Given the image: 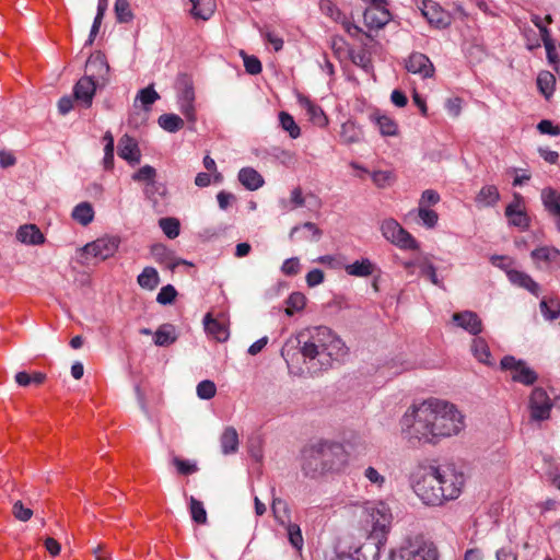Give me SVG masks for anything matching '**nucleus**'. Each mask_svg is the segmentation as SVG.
Returning <instances> with one entry per match:
<instances>
[{
    "instance_id": "obj_44",
    "label": "nucleus",
    "mask_w": 560,
    "mask_h": 560,
    "mask_svg": "<svg viewBox=\"0 0 560 560\" xmlns=\"http://www.w3.org/2000/svg\"><path fill=\"white\" fill-rule=\"evenodd\" d=\"M556 79L551 72L544 71L537 77V85L539 91L548 98L555 91Z\"/></svg>"
},
{
    "instance_id": "obj_57",
    "label": "nucleus",
    "mask_w": 560,
    "mask_h": 560,
    "mask_svg": "<svg viewBox=\"0 0 560 560\" xmlns=\"http://www.w3.org/2000/svg\"><path fill=\"white\" fill-rule=\"evenodd\" d=\"M371 177L373 183L381 188L389 186L395 179L393 171H375L371 174Z\"/></svg>"
},
{
    "instance_id": "obj_30",
    "label": "nucleus",
    "mask_w": 560,
    "mask_h": 560,
    "mask_svg": "<svg viewBox=\"0 0 560 560\" xmlns=\"http://www.w3.org/2000/svg\"><path fill=\"white\" fill-rule=\"evenodd\" d=\"M343 268L349 276L360 278L370 277L376 270L375 265L369 258L355 260L352 264L345 265Z\"/></svg>"
},
{
    "instance_id": "obj_54",
    "label": "nucleus",
    "mask_w": 560,
    "mask_h": 560,
    "mask_svg": "<svg viewBox=\"0 0 560 560\" xmlns=\"http://www.w3.org/2000/svg\"><path fill=\"white\" fill-rule=\"evenodd\" d=\"M418 217L421 220V223L427 229H433L436 226L439 221V214L436 211L429 209V208H422L418 207Z\"/></svg>"
},
{
    "instance_id": "obj_58",
    "label": "nucleus",
    "mask_w": 560,
    "mask_h": 560,
    "mask_svg": "<svg viewBox=\"0 0 560 560\" xmlns=\"http://www.w3.org/2000/svg\"><path fill=\"white\" fill-rule=\"evenodd\" d=\"M217 387L212 381L205 380L197 385V395L200 399H211L215 396Z\"/></svg>"
},
{
    "instance_id": "obj_52",
    "label": "nucleus",
    "mask_w": 560,
    "mask_h": 560,
    "mask_svg": "<svg viewBox=\"0 0 560 560\" xmlns=\"http://www.w3.org/2000/svg\"><path fill=\"white\" fill-rule=\"evenodd\" d=\"M340 138L343 143L350 144L360 141V131L351 121L345 122L341 126Z\"/></svg>"
},
{
    "instance_id": "obj_62",
    "label": "nucleus",
    "mask_w": 560,
    "mask_h": 560,
    "mask_svg": "<svg viewBox=\"0 0 560 560\" xmlns=\"http://www.w3.org/2000/svg\"><path fill=\"white\" fill-rule=\"evenodd\" d=\"M244 67L247 73L258 74L261 72L262 67L259 59L255 56L243 55Z\"/></svg>"
},
{
    "instance_id": "obj_24",
    "label": "nucleus",
    "mask_w": 560,
    "mask_h": 560,
    "mask_svg": "<svg viewBox=\"0 0 560 560\" xmlns=\"http://www.w3.org/2000/svg\"><path fill=\"white\" fill-rule=\"evenodd\" d=\"M384 546L385 542H377V539L368 537L366 541L357 548L351 555L353 556V559L358 560H378L381 549Z\"/></svg>"
},
{
    "instance_id": "obj_6",
    "label": "nucleus",
    "mask_w": 560,
    "mask_h": 560,
    "mask_svg": "<svg viewBox=\"0 0 560 560\" xmlns=\"http://www.w3.org/2000/svg\"><path fill=\"white\" fill-rule=\"evenodd\" d=\"M439 480L440 491H443L442 502L456 500L465 486V475L454 465L434 466V472Z\"/></svg>"
},
{
    "instance_id": "obj_34",
    "label": "nucleus",
    "mask_w": 560,
    "mask_h": 560,
    "mask_svg": "<svg viewBox=\"0 0 560 560\" xmlns=\"http://www.w3.org/2000/svg\"><path fill=\"white\" fill-rule=\"evenodd\" d=\"M192 3L191 15L203 21L209 20L215 10V0H190Z\"/></svg>"
},
{
    "instance_id": "obj_59",
    "label": "nucleus",
    "mask_w": 560,
    "mask_h": 560,
    "mask_svg": "<svg viewBox=\"0 0 560 560\" xmlns=\"http://www.w3.org/2000/svg\"><path fill=\"white\" fill-rule=\"evenodd\" d=\"M302 230H305V231L310 232L311 235L315 240H318L322 236V231L317 228V225L315 223H313V222H305L302 225H295V226L292 228V230H291V232L289 234L290 240L294 241L296 234L300 233Z\"/></svg>"
},
{
    "instance_id": "obj_53",
    "label": "nucleus",
    "mask_w": 560,
    "mask_h": 560,
    "mask_svg": "<svg viewBox=\"0 0 560 560\" xmlns=\"http://www.w3.org/2000/svg\"><path fill=\"white\" fill-rule=\"evenodd\" d=\"M539 306L542 316L548 320H553L560 315L559 302L557 300L547 301L542 299Z\"/></svg>"
},
{
    "instance_id": "obj_63",
    "label": "nucleus",
    "mask_w": 560,
    "mask_h": 560,
    "mask_svg": "<svg viewBox=\"0 0 560 560\" xmlns=\"http://www.w3.org/2000/svg\"><path fill=\"white\" fill-rule=\"evenodd\" d=\"M300 260L296 257L285 259L281 266V271L285 276H295L300 272Z\"/></svg>"
},
{
    "instance_id": "obj_32",
    "label": "nucleus",
    "mask_w": 560,
    "mask_h": 560,
    "mask_svg": "<svg viewBox=\"0 0 560 560\" xmlns=\"http://www.w3.org/2000/svg\"><path fill=\"white\" fill-rule=\"evenodd\" d=\"M471 352L476 360L486 365H492V357L487 341L481 337H476L471 342Z\"/></svg>"
},
{
    "instance_id": "obj_10",
    "label": "nucleus",
    "mask_w": 560,
    "mask_h": 560,
    "mask_svg": "<svg viewBox=\"0 0 560 560\" xmlns=\"http://www.w3.org/2000/svg\"><path fill=\"white\" fill-rule=\"evenodd\" d=\"M528 408L530 418L534 421H545L549 419L552 409V402L547 392L542 387H535L529 396Z\"/></svg>"
},
{
    "instance_id": "obj_43",
    "label": "nucleus",
    "mask_w": 560,
    "mask_h": 560,
    "mask_svg": "<svg viewBox=\"0 0 560 560\" xmlns=\"http://www.w3.org/2000/svg\"><path fill=\"white\" fill-rule=\"evenodd\" d=\"M160 98L159 93L154 90L153 85L141 89L136 97V102L140 101L143 109L149 110L150 107Z\"/></svg>"
},
{
    "instance_id": "obj_28",
    "label": "nucleus",
    "mask_w": 560,
    "mask_h": 560,
    "mask_svg": "<svg viewBox=\"0 0 560 560\" xmlns=\"http://www.w3.org/2000/svg\"><path fill=\"white\" fill-rule=\"evenodd\" d=\"M237 177L248 190H257L265 184L264 177L253 167L241 168Z\"/></svg>"
},
{
    "instance_id": "obj_40",
    "label": "nucleus",
    "mask_w": 560,
    "mask_h": 560,
    "mask_svg": "<svg viewBox=\"0 0 560 560\" xmlns=\"http://www.w3.org/2000/svg\"><path fill=\"white\" fill-rule=\"evenodd\" d=\"M373 120L382 136L390 137L397 135L398 126L392 117L387 115H375L373 116Z\"/></svg>"
},
{
    "instance_id": "obj_55",
    "label": "nucleus",
    "mask_w": 560,
    "mask_h": 560,
    "mask_svg": "<svg viewBox=\"0 0 560 560\" xmlns=\"http://www.w3.org/2000/svg\"><path fill=\"white\" fill-rule=\"evenodd\" d=\"M156 177V171L151 165H144L140 167L133 175L135 182H144L147 184H154Z\"/></svg>"
},
{
    "instance_id": "obj_51",
    "label": "nucleus",
    "mask_w": 560,
    "mask_h": 560,
    "mask_svg": "<svg viewBox=\"0 0 560 560\" xmlns=\"http://www.w3.org/2000/svg\"><path fill=\"white\" fill-rule=\"evenodd\" d=\"M418 267L420 269V273L423 277H427L434 285L439 288H443V281L438 278L436 269L432 262L429 260L419 261Z\"/></svg>"
},
{
    "instance_id": "obj_37",
    "label": "nucleus",
    "mask_w": 560,
    "mask_h": 560,
    "mask_svg": "<svg viewBox=\"0 0 560 560\" xmlns=\"http://www.w3.org/2000/svg\"><path fill=\"white\" fill-rule=\"evenodd\" d=\"M151 254L158 262L164 264L168 268H175L182 261H175L173 252L163 244H155L151 247Z\"/></svg>"
},
{
    "instance_id": "obj_56",
    "label": "nucleus",
    "mask_w": 560,
    "mask_h": 560,
    "mask_svg": "<svg viewBox=\"0 0 560 560\" xmlns=\"http://www.w3.org/2000/svg\"><path fill=\"white\" fill-rule=\"evenodd\" d=\"M363 476L370 482L371 486L375 487L378 490L382 489L386 482L385 477L372 466H369L364 469Z\"/></svg>"
},
{
    "instance_id": "obj_15",
    "label": "nucleus",
    "mask_w": 560,
    "mask_h": 560,
    "mask_svg": "<svg viewBox=\"0 0 560 560\" xmlns=\"http://www.w3.org/2000/svg\"><path fill=\"white\" fill-rule=\"evenodd\" d=\"M319 442L312 445L310 448L304 451L302 469L305 476L315 478L326 472L324 463L322 462V455L319 456Z\"/></svg>"
},
{
    "instance_id": "obj_22",
    "label": "nucleus",
    "mask_w": 560,
    "mask_h": 560,
    "mask_svg": "<svg viewBox=\"0 0 560 560\" xmlns=\"http://www.w3.org/2000/svg\"><path fill=\"white\" fill-rule=\"evenodd\" d=\"M86 70L90 72L89 75H92L94 80L106 81L109 73V65L106 60V57L96 52L90 56L86 61Z\"/></svg>"
},
{
    "instance_id": "obj_8",
    "label": "nucleus",
    "mask_w": 560,
    "mask_h": 560,
    "mask_svg": "<svg viewBox=\"0 0 560 560\" xmlns=\"http://www.w3.org/2000/svg\"><path fill=\"white\" fill-rule=\"evenodd\" d=\"M501 369L511 373V380L524 386H532L538 381V374L526 361L513 355H505L500 362Z\"/></svg>"
},
{
    "instance_id": "obj_38",
    "label": "nucleus",
    "mask_w": 560,
    "mask_h": 560,
    "mask_svg": "<svg viewBox=\"0 0 560 560\" xmlns=\"http://www.w3.org/2000/svg\"><path fill=\"white\" fill-rule=\"evenodd\" d=\"M138 284L145 290H154L160 283L159 272L153 267H145L137 278Z\"/></svg>"
},
{
    "instance_id": "obj_23",
    "label": "nucleus",
    "mask_w": 560,
    "mask_h": 560,
    "mask_svg": "<svg viewBox=\"0 0 560 560\" xmlns=\"http://www.w3.org/2000/svg\"><path fill=\"white\" fill-rule=\"evenodd\" d=\"M506 276L514 285L527 290L535 296L539 295L540 287L529 275L520 270L510 269L506 271Z\"/></svg>"
},
{
    "instance_id": "obj_9",
    "label": "nucleus",
    "mask_w": 560,
    "mask_h": 560,
    "mask_svg": "<svg viewBox=\"0 0 560 560\" xmlns=\"http://www.w3.org/2000/svg\"><path fill=\"white\" fill-rule=\"evenodd\" d=\"M319 452L326 472L340 471L348 463V455L339 443L319 442Z\"/></svg>"
},
{
    "instance_id": "obj_35",
    "label": "nucleus",
    "mask_w": 560,
    "mask_h": 560,
    "mask_svg": "<svg viewBox=\"0 0 560 560\" xmlns=\"http://www.w3.org/2000/svg\"><path fill=\"white\" fill-rule=\"evenodd\" d=\"M176 340V330L172 324H163L154 332V343L159 347H167Z\"/></svg>"
},
{
    "instance_id": "obj_21",
    "label": "nucleus",
    "mask_w": 560,
    "mask_h": 560,
    "mask_svg": "<svg viewBox=\"0 0 560 560\" xmlns=\"http://www.w3.org/2000/svg\"><path fill=\"white\" fill-rule=\"evenodd\" d=\"M540 197L545 209L555 218L557 231L560 232V191L547 187L541 190Z\"/></svg>"
},
{
    "instance_id": "obj_42",
    "label": "nucleus",
    "mask_w": 560,
    "mask_h": 560,
    "mask_svg": "<svg viewBox=\"0 0 560 560\" xmlns=\"http://www.w3.org/2000/svg\"><path fill=\"white\" fill-rule=\"evenodd\" d=\"M46 374L43 372H34L32 375L21 371L15 374V382L18 385L26 387L30 385H40L45 382Z\"/></svg>"
},
{
    "instance_id": "obj_31",
    "label": "nucleus",
    "mask_w": 560,
    "mask_h": 560,
    "mask_svg": "<svg viewBox=\"0 0 560 560\" xmlns=\"http://www.w3.org/2000/svg\"><path fill=\"white\" fill-rule=\"evenodd\" d=\"M500 200V192L497 186L486 185L481 187L476 196V203L480 208L493 207Z\"/></svg>"
},
{
    "instance_id": "obj_29",
    "label": "nucleus",
    "mask_w": 560,
    "mask_h": 560,
    "mask_svg": "<svg viewBox=\"0 0 560 560\" xmlns=\"http://www.w3.org/2000/svg\"><path fill=\"white\" fill-rule=\"evenodd\" d=\"M205 330L217 341H225L229 338V331L224 324L213 318L210 313L206 314L203 318Z\"/></svg>"
},
{
    "instance_id": "obj_17",
    "label": "nucleus",
    "mask_w": 560,
    "mask_h": 560,
    "mask_svg": "<svg viewBox=\"0 0 560 560\" xmlns=\"http://www.w3.org/2000/svg\"><path fill=\"white\" fill-rule=\"evenodd\" d=\"M421 11L428 22L438 28H444L451 23L448 13L433 0H424Z\"/></svg>"
},
{
    "instance_id": "obj_18",
    "label": "nucleus",
    "mask_w": 560,
    "mask_h": 560,
    "mask_svg": "<svg viewBox=\"0 0 560 560\" xmlns=\"http://www.w3.org/2000/svg\"><path fill=\"white\" fill-rule=\"evenodd\" d=\"M96 80H94L92 75H84L73 88L75 101L80 102L85 108H89L92 105L96 91Z\"/></svg>"
},
{
    "instance_id": "obj_5",
    "label": "nucleus",
    "mask_w": 560,
    "mask_h": 560,
    "mask_svg": "<svg viewBox=\"0 0 560 560\" xmlns=\"http://www.w3.org/2000/svg\"><path fill=\"white\" fill-rule=\"evenodd\" d=\"M440 553L435 544L422 535L408 537L396 552L393 560H439Z\"/></svg>"
},
{
    "instance_id": "obj_47",
    "label": "nucleus",
    "mask_w": 560,
    "mask_h": 560,
    "mask_svg": "<svg viewBox=\"0 0 560 560\" xmlns=\"http://www.w3.org/2000/svg\"><path fill=\"white\" fill-rule=\"evenodd\" d=\"M283 528H285L288 534V539L290 544L298 550H301L304 544L303 536L301 528L295 523H287L285 525H281Z\"/></svg>"
},
{
    "instance_id": "obj_1",
    "label": "nucleus",
    "mask_w": 560,
    "mask_h": 560,
    "mask_svg": "<svg viewBox=\"0 0 560 560\" xmlns=\"http://www.w3.org/2000/svg\"><path fill=\"white\" fill-rule=\"evenodd\" d=\"M349 352L343 340L326 326L301 330L287 339L281 357L289 374L298 377L315 376L345 361Z\"/></svg>"
},
{
    "instance_id": "obj_20",
    "label": "nucleus",
    "mask_w": 560,
    "mask_h": 560,
    "mask_svg": "<svg viewBox=\"0 0 560 560\" xmlns=\"http://www.w3.org/2000/svg\"><path fill=\"white\" fill-rule=\"evenodd\" d=\"M452 319L456 326L463 328L470 335L477 336L482 331V322L478 314L472 311L454 313Z\"/></svg>"
},
{
    "instance_id": "obj_60",
    "label": "nucleus",
    "mask_w": 560,
    "mask_h": 560,
    "mask_svg": "<svg viewBox=\"0 0 560 560\" xmlns=\"http://www.w3.org/2000/svg\"><path fill=\"white\" fill-rule=\"evenodd\" d=\"M177 295V291L172 284H166L161 288L156 295V302L162 305L171 304Z\"/></svg>"
},
{
    "instance_id": "obj_46",
    "label": "nucleus",
    "mask_w": 560,
    "mask_h": 560,
    "mask_svg": "<svg viewBox=\"0 0 560 560\" xmlns=\"http://www.w3.org/2000/svg\"><path fill=\"white\" fill-rule=\"evenodd\" d=\"M279 121H280L281 128L283 130H285L292 139H296L300 137L301 129L296 125L294 118L290 114H288L285 112H281L279 114Z\"/></svg>"
},
{
    "instance_id": "obj_25",
    "label": "nucleus",
    "mask_w": 560,
    "mask_h": 560,
    "mask_svg": "<svg viewBox=\"0 0 560 560\" xmlns=\"http://www.w3.org/2000/svg\"><path fill=\"white\" fill-rule=\"evenodd\" d=\"M16 240L27 245H39L45 242L44 234L35 224H25L16 231Z\"/></svg>"
},
{
    "instance_id": "obj_14",
    "label": "nucleus",
    "mask_w": 560,
    "mask_h": 560,
    "mask_svg": "<svg viewBox=\"0 0 560 560\" xmlns=\"http://www.w3.org/2000/svg\"><path fill=\"white\" fill-rule=\"evenodd\" d=\"M405 68L408 72L418 74L422 79L432 78L435 71L429 57L418 51L410 54L406 60Z\"/></svg>"
},
{
    "instance_id": "obj_3",
    "label": "nucleus",
    "mask_w": 560,
    "mask_h": 560,
    "mask_svg": "<svg viewBox=\"0 0 560 560\" xmlns=\"http://www.w3.org/2000/svg\"><path fill=\"white\" fill-rule=\"evenodd\" d=\"M434 472V466L419 465L409 477L411 488L421 502L429 506L443 504V491L438 486L439 480Z\"/></svg>"
},
{
    "instance_id": "obj_19",
    "label": "nucleus",
    "mask_w": 560,
    "mask_h": 560,
    "mask_svg": "<svg viewBox=\"0 0 560 560\" xmlns=\"http://www.w3.org/2000/svg\"><path fill=\"white\" fill-rule=\"evenodd\" d=\"M118 155L135 166L141 161V152L138 142L129 135H124L118 141Z\"/></svg>"
},
{
    "instance_id": "obj_36",
    "label": "nucleus",
    "mask_w": 560,
    "mask_h": 560,
    "mask_svg": "<svg viewBox=\"0 0 560 560\" xmlns=\"http://www.w3.org/2000/svg\"><path fill=\"white\" fill-rule=\"evenodd\" d=\"M222 453L233 454L238 448V434L233 427H228L220 438Z\"/></svg>"
},
{
    "instance_id": "obj_33",
    "label": "nucleus",
    "mask_w": 560,
    "mask_h": 560,
    "mask_svg": "<svg viewBox=\"0 0 560 560\" xmlns=\"http://www.w3.org/2000/svg\"><path fill=\"white\" fill-rule=\"evenodd\" d=\"M94 215L93 206L88 201L78 203L71 213L72 219L83 226L89 225L94 220Z\"/></svg>"
},
{
    "instance_id": "obj_49",
    "label": "nucleus",
    "mask_w": 560,
    "mask_h": 560,
    "mask_svg": "<svg viewBox=\"0 0 560 560\" xmlns=\"http://www.w3.org/2000/svg\"><path fill=\"white\" fill-rule=\"evenodd\" d=\"M159 226L163 233L171 240L179 235V221L175 218H162L159 220Z\"/></svg>"
},
{
    "instance_id": "obj_27",
    "label": "nucleus",
    "mask_w": 560,
    "mask_h": 560,
    "mask_svg": "<svg viewBox=\"0 0 560 560\" xmlns=\"http://www.w3.org/2000/svg\"><path fill=\"white\" fill-rule=\"evenodd\" d=\"M299 104L306 112V115L313 124L320 127L327 124V117L324 110L308 97L300 96Z\"/></svg>"
},
{
    "instance_id": "obj_13",
    "label": "nucleus",
    "mask_w": 560,
    "mask_h": 560,
    "mask_svg": "<svg viewBox=\"0 0 560 560\" xmlns=\"http://www.w3.org/2000/svg\"><path fill=\"white\" fill-rule=\"evenodd\" d=\"M505 217L508 218L510 225L518 228L522 231L529 228L530 219L526 213L521 195H514V200L505 208Z\"/></svg>"
},
{
    "instance_id": "obj_45",
    "label": "nucleus",
    "mask_w": 560,
    "mask_h": 560,
    "mask_svg": "<svg viewBox=\"0 0 560 560\" xmlns=\"http://www.w3.org/2000/svg\"><path fill=\"white\" fill-rule=\"evenodd\" d=\"M114 11L117 22L119 23H129L133 19V13L128 0H116Z\"/></svg>"
},
{
    "instance_id": "obj_12",
    "label": "nucleus",
    "mask_w": 560,
    "mask_h": 560,
    "mask_svg": "<svg viewBox=\"0 0 560 560\" xmlns=\"http://www.w3.org/2000/svg\"><path fill=\"white\" fill-rule=\"evenodd\" d=\"M363 13L364 23L370 28H382L390 21V13L386 0L370 2Z\"/></svg>"
},
{
    "instance_id": "obj_41",
    "label": "nucleus",
    "mask_w": 560,
    "mask_h": 560,
    "mask_svg": "<svg viewBox=\"0 0 560 560\" xmlns=\"http://www.w3.org/2000/svg\"><path fill=\"white\" fill-rule=\"evenodd\" d=\"M159 125L167 132H176L184 127V120L176 114H163L159 117Z\"/></svg>"
},
{
    "instance_id": "obj_39",
    "label": "nucleus",
    "mask_w": 560,
    "mask_h": 560,
    "mask_svg": "<svg viewBox=\"0 0 560 560\" xmlns=\"http://www.w3.org/2000/svg\"><path fill=\"white\" fill-rule=\"evenodd\" d=\"M271 509L273 516L280 526L291 522L290 509L284 500L273 498Z\"/></svg>"
},
{
    "instance_id": "obj_7",
    "label": "nucleus",
    "mask_w": 560,
    "mask_h": 560,
    "mask_svg": "<svg viewBox=\"0 0 560 560\" xmlns=\"http://www.w3.org/2000/svg\"><path fill=\"white\" fill-rule=\"evenodd\" d=\"M382 235L400 249L416 250L419 244L416 238L405 230L395 219H385L381 223Z\"/></svg>"
},
{
    "instance_id": "obj_48",
    "label": "nucleus",
    "mask_w": 560,
    "mask_h": 560,
    "mask_svg": "<svg viewBox=\"0 0 560 560\" xmlns=\"http://www.w3.org/2000/svg\"><path fill=\"white\" fill-rule=\"evenodd\" d=\"M305 295L301 292H293L287 299L285 314L292 316L294 313L301 311L305 306Z\"/></svg>"
},
{
    "instance_id": "obj_11",
    "label": "nucleus",
    "mask_w": 560,
    "mask_h": 560,
    "mask_svg": "<svg viewBox=\"0 0 560 560\" xmlns=\"http://www.w3.org/2000/svg\"><path fill=\"white\" fill-rule=\"evenodd\" d=\"M119 238L116 236H104L86 244L82 252L89 256L105 260L117 252Z\"/></svg>"
},
{
    "instance_id": "obj_16",
    "label": "nucleus",
    "mask_w": 560,
    "mask_h": 560,
    "mask_svg": "<svg viewBox=\"0 0 560 560\" xmlns=\"http://www.w3.org/2000/svg\"><path fill=\"white\" fill-rule=\"evenodd\" d=\"M177 105L185 118L189 122L195 124L197 120L195 108V91L190 82L186 81L179 91L177 96Z\"/></svg>"
},
{
    "instance_id": "obj_61",
    "label": "nucleus",
    "mask_w": 560,
    "mask_h": 560,
    "mask_svg": "<svg viewBox=\"0 0 560 560\" xmlns=\"http://www.w3.org/2000/svg\"><path fill=\"white\" fill-rule=\"evenodd\" d=\"M441 200V197L438 191L433 189H427L421 194L419 199L418 207L429 208L435 206Z\"/></svg>"
},
{
    "instance_id": "obj_2",
    "label": "nucleus",
    "mask_w": 560,
    "mask_h": 560,
    "mask_svg": "<svg viewBox=\"0 0 560 560\" xmlns=\"http://www.w3.org/2000/svg\"><path fill=\"white\" fill-rule=\"evenodd\" d=\"M401 425L410 442L434 445L463 431L465 417L453 402L430 397L412 405L404 415Z\"/></svg>"
},
{
    "instance_id": "obj_4",
    "label": "nucleus",
    "mask_w": 560,
    "mask_h": 560,
    "mask_svg": "<svg viewBox=\"0 0 560 560\" xmlns=\"http://www.w3.org/2000/svg\"><path fill=\"white\" fill-rule=\"evenodd\" d=\"M392 512L384 502H369L364 508V522L369 529V538L377 542H386L392 524Z\"/></svg>"
},
{
    "instance_id": "obj_26",
    "label": "nucleus",
    "mask_w": 560,
    "mask_h": 560,
    "mask_svg": "<svg viewBox=\"0 0 560 560\" xmlns=\"http://www.w3.org/2000/svg\"><path fill=\"white\" fill-rule=\"evenodd\" d=\"M536 264L544 262L548 266H560V250L552 246H541L530 254Z\"/></svg>"
},
{
    "instance_id": "obj_50",
    "label": "nucleus",
    "mask_w": 560,
    "mask_h": 560,
    "mask_svg": "<svg viewBox=\"0 0 560 560\" xmlns=\"http://www.w3.org/2000/svg\"><path fill=\"white\" fill-rule=\"evenodd\" d=\"M189 510L194 522L198 524H205L207 522V512L201 501L190 497Z\"/></svg>"
},
{
    "instance_id": "obj_64",
    "label": "nucleus",
    "mask_w": 560,
    "mask_h": 560,
    "mask_svg": "<svg viewBox=\"0 0 560 560\" xmlns=\"http://www.w3.org/2000/svg\"><path fill=\"white\" fill-rule=\"evenodd\" d=\"M537 130L542 135L560 136V127L553 125L551 120L542 119L537 125Z\"/></svg>"
}]
</instances>
